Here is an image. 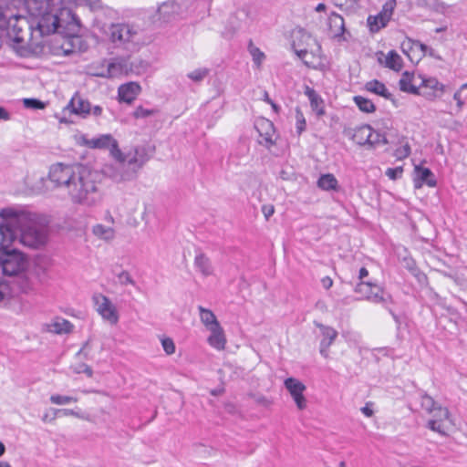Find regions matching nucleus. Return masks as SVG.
I'll use <instances>...</instances> for the list:
<instances>
[{
    "label": "nucleus",
    "mask_w": 467,
    "mask_h": 467,
    "mask_svg": "<svg viewBox=\"0 0 467 467\" xmlns=\"http://www.w3.org/2000/svg\"><path fill=\"white\" fill-rule=\"evenodd\" d=\"M48 180L54 187L63 189L74 204L92 207L101 201V174L87 166L54 164Z\"/></svg>",
    "instance_id": "obj_1"
},
{
    "label": "nucleus",
    "mask_w": 467,
    "mask_h": 467,
    "mask_svg": "<svg viewBox=\"0 0 467 467\" xmlns=\"http://www.w3.org/2000/svg\"><path fill=\"white\" fill-rule=\"evenodd\" d=\"M0 216L7 219V225H13L22 244L39 248L47 242V228L36 220L35 214L25 210L7 207L0 210Z\"/></svg>",
    "instance_id": "obj_2"
},
{
    "label": "nucleus",
    "mask_w": 467,
    "mask_h": 467,
    "mask_svg": "<svg viewBox=\"0 0 467 467\" xmlns=\"http://www.w3.org/2000/svg\"><path fill=\"white\" fill-rule=\"evenodd\" d=\"M28 13L38 19L37 28L41 35L57 32L60 26L57 15L58 7L54 0H25Z\"/></svg>",
    "instance_id": "obj_3"
},
{
    "label": "nucleus",
    "mask_w": 467,
    "mask_h": 467,
    "mask_svg": "<svg viewBox=\"0 0 467 467\" xmlns=\"http://www.w3.org/2000/svg\"><path fill=\"white\" fill-rule=\"evenodd\" d=\"M0 267L5 275L19 278L21 291L26 292L31 288L30 281L25 274L28 267V261L23 253L9 248L0 251Z\"/></svg>",
    "instance_id": "obj_4"
},
{
    "label": "nucleus",
    "mask_w": 467,
    "mask_h": 467,
    "mask_svg": "<svg viewBox=\"0 0 467 467\" xmlns=\"http://www.w3.org/2000/svg\"><path fill=\"white\" fill-rule=\"evenodd\" d=\"M292 48L304 63L309 66V62L305 60L306 56L310 53L314 57H320L321 46L319 43L304 28H296L292 31Z\"/></svg>",
    "instance_id": "obj_5"
},
{
    "label": "nucleus",
    "mask_w": 467,
    "mask_h": 467,
    "mask_svg": "<svg viewBox=\"0 0 467 467\" xmlns=\"http://www.w3.org/2000/svg\"><path fill=\"white\" fill-rule=\"evenodd\" d=\"M96 311L102 319L110 325H116L119 322V315L117 306L111 300L103 294L97 293L92 296Z\"/></svg>",
    "instance_id": "obj_6"
},
{
    "label": "nucleus",
    "mask_w": 467,
    "mask_h": 467,
    "mask_svg": "<svg viewBox=\"0 0 467 467\" xmlns=\"http://www.w3.org/2000/svg\"><path fill=\"white\" fill-rule=\"evenodd\" d=\"M430 415L431 419L427 423L428 428L446 436L449 429L453 425L449 410L439 405Z\"/></svg>",
    "instance_id": "obj_7"
},
{
    "label": "nucleus",
    "mask_w": 467,
    "mask_h": 467,
    "mask_svg": "<svg viewBox=\"0 0 467 467\" xmlns=\"http://www.w3.org/2000/svg\"><path fill=\"white\" fill-rule=\"evenodd\" d=\"M118 162L113 166L105 168V173L115 182H122L133 180L137 172L130 168L125 162V158L121 152L120 158H114Z\"/></svg>",
    "instance_id": "obj_8"
},
{
    "label": "nucleus",
    "mask_w": 467,
    "mask_h": 467,
    "mask_svg": "<svg viewBox=\"0 0 467 467\" xmlns=\"http://www.w3.org/2000/svg\"><path fill=\"white\" fill-rule=\"evenodd\" d=\"M284 386L296 403L297 410H304L307 407V400L304 395L306 385L299 379L290 377L285 379Z\"/></svg>",
    "instance_id": "obj_9"
},
{
    "label": "nucleus",
    "mask_w": 467,
    "mask_h": 467,
    "mask_svg": "<svg viewBox=\"0 0 467 467\" xmlns=\"http://www.w3.org/2000/svg\"><path fill=\"white\" fill-rule=\"evenodd\" d=\"M83 143L91 149H109L113 158H120L121 151L118 147V141L110 134H103L94 139L83 138Z\"/></svg>",
    "instance_id": "obj_10"
},
{
    "label": "nucleus",
    "mask_w": 467,
    "mask_h": 467,
    "mask_svg": "<svg viewBox=\"0 0 467 467\" xmlns=\"http://www.w3.org/2000/svg\"><path fill=\"white\" fill-rule=\"evenodd\" d=\"M254 126L261 137L260 144L270 148L275 143V130L273 122L266 119H260L255 122Z\"/></svg>",
    "instance_id": "obj_11"
},
{
    "label": "nucleus",
    "mask_w": 467,
    "mask_h": 467,
    "mask_svg": "<svg viewBox=\"0 0 467 467\" xmlns=\"http://www.w3.org/2000/svg\"><path fill=\"white\" fill-rule=\"evenodd\" d=\"M109 34L111 42L122 45L130 42L136 35V32L129 25L117 24L111 25Z\"/></svg>",
    "instance_id": "obj_12"
},
{
    "label": "nucleus",
    "mask_w": 467,
    "mask_h": 467,
    "mask_svg": "<svg viewBox=\"0 0 467 467\" xmlns=\"http://www.w3.org/2000/svg\"><path fill=\"white\" fill-rule=\"evenodd\" d=\"M90 103L84 99L78 93H76L67 105L64 108V112L69 111L70 113L86 118L90 114Z\"/></svg>",
    "instance_id": "obj_13"
},
{
    "label": "nucleus",
    "mask_w": 467,
    "mask_h": 467,
    "mask_svg": "<svg viewBox=\"0 0 467 467\" xmlns=\"http://www.w3.org/2000/svg\"><path fill=\"white\" fill-rule=\"evenodd\" d=\"M181 12V6L174 0H167L161 3L157 10L158 19L168 23L174 20Z\"/></svg>",
    "instance_id": "obj_14"
},
{
    "label": "nucleus",
    "mask_w": 467,
    "mask_h": 467,
    "mask_svg": "<svg viewBox=\"0 0 467 467\" xmlns=\"http://www.w3.org/2000/svg\"><path fill=\"white\" fill-rule=\"evenodd\" d=\"M316 326L320 329L322 339L320 341V354L324 358L328 357V348L333 344L337 337V332L331 327L325 326L321 323H315Z\"/></svg>",
    "instance_id": "obj_15"
},
{
    "label": "nucleus",
    "mask_w": 467,
    "mask_h": 467,
    "mask_svg": "<svg viewBox=\"0 0 467 467\" xmlns=\"http://www.w3.org/2000/svg\"><path fill=\"white\" fill-rule=\"evenodd\" d=\"M2 222L0 223V251L10 248L12 244L16 241L17 234L13 225H7V219L5 216H0Z\"/></svg>",
    "instance_id": "obj_16"
},
{
    "label": "nucleus",
    "mask_w": 467,
    "mask_h": 467,
    "mask_svg": "<svg viewBox=\"0 0 467 467\" xmlns=\"http://www.w3.org/2000/svg\"><path fill=\"white\" fill-rule=\"evenodd\" d=\"M27 26L24 16H12L7 21L8 34L13 35L14 40L17 43L24 41L23 29Z\"/></svg>",
    "instance_id": "obj_17"
},
{
    "label": "nucleus",
    "mask_w": 467,
    "mask_h": 467,
    "mask_svg": "<svg viewBox=\"0 0 467 467\" xmlns=\"http://www.w3.org/2000/svg\"><path fill=\"white\" fill-rule=\"evenodd\" d=\"M207 330L210 332V336L207 338L208 344L217 350H223L227 340L222 326L218 325L213 327H212Z\"/></svg>",
    "instance_id": "obj_18"
},
{
    "label": "nucleus",
    "mask_w": 467,
    "mask_h": 467,
    "mask_svg": "<svg viewBox=\"0 0 467 467\" xmlns=\"http://www.w3.org/2000/svg\"><path fill=\"white\" fill-rule=\"evenodd\" d=\"M414 186L415 188H420L424 183L430 187L436 185V180L434 175L429 168H423L420 166H415L414 169Z\"/></svg>",
    "instance_id": "obj_19"
},
{
    "label": "nucleus",
    "mask_w": 467,
    "mask_h": 467,
    "mask_svg": "<svg viewBox=\"0 0 467 467\" xmlns=\"http://www.w3.org/2000/svg\"><path fill=\"white\" fill-rule=\"evenodd\" d=\"M378 61L379 64L394 71H400L403 66L401 57L394 50L389 51L386 56H384L383 52H379L378 54Z\"/></svg>",
    "instance_id": "obj_20"
},
{
    "label": "nucleus",
    "mask_w": 467,
    "mask_h": 467,
    "mask_svg": "<svg viewBox=\"0 0 467 467\" xmlns=\"http://www.w3.org/2000/svg\"><path fill=\"white\" fill-rule=\"evenodd\" d=\"M421 84L423 88H429L431 90L428 93H424L430 99L441 98L445 92V86L435 78H423Z\"/></svg>",
    "instance_id": "obj_21"
},
{
    "label": "nucleus",
    "mask_w": 467,
    "mask_h": 467,
    "mask_svg": "<svg viewBox=\"0 0 467 467\" xmlns=\"http://www.w3.org/2000/svg\"><path fill=\"white\" fill-rule=\"evenodd\" d=\"M140 92V87L135 82L123 84L119 88L118 94L120 101L131 103Z\"/></svg>",
    "instance_id": "obj_22"
},
{
    "label": "nucleus",
    "mask_w": 467,
    "mask_h": 467,
    "mask_svg": "<svg viewBox=\"0 0 467 467\" xmlns=\"http://www.w3.org/2000/svg\"><path fill=\"white\" fill-rule=\"evenodd\" d=\"M328 29L333 38L340 39L345 32L344 18L335 12L331 13L328 17Z\"/></svg>",
    "instance_id": "obj_23"
},
{
    "label": "nucleus",
    "mask_w": 467,
    "mask_h": 467,
    "mask_svg": "<svg viewBox=\"0 0 467 467\" xmlns=\"http://www.w3.org/2000/svg\"><path fill=\"white\" fill-rule=\"evenodd\" d=\"M194 267L203 276L213 275L214 269L210 258L203 253H198L194 257Z\"/></svg>",
    "instance_id": "obj_24"
},
{
    "label": "nucleus",
    "mask_w": 467,
    "mask_h": 467,
    "mask_svg": "<svg viewBox=\"0 0 467 467\" xmlns=\"http://www.w3.org/2000/svg\"><path fill=\"white\" fill-rule=\"evenodd\" d=\"M371 137H373L372 128L369 125H362L353 130L351 139L358 145L368 146Z\"/></svg>",
    "instance_id": "obj_25"
},
{
    "label": "nucleus",
    "mask_w": 467,
    "mask_h": 467,
    "mask_svg": "<svg viewBox=\"0 0 467 467\" xmlns=\"http://www.w3.org/2000/svg\"><path fill=\"white\" fill-rule=\"evenodd\" d=\"M74 326L67 319L56 318L47 325V330L50 333L61 335L67 334L73 330Z\"/></svg>",
    "instance_id": "obj_26"
},
{
    "label": "nucleus",
    "mask_w": 467,
    "mask_h": 467,
    "mask_svg": "<svg viewBox=\"0 0 467 467\" xmlns=\"http://www.w3.org/2000/svg\"><path fill=\"white\" fill-rule=\"evenodd\" d=\"M374 284L371 282H359L355 288V292L361 295V297L374 303H380L381 297H379L377 294H369L370 290L373 289Z\"/></svg>",
    "instance_id": "obj_27"
},
{
    "label": "nucleus",
    "mask_w": 467,
    "mask_h": 467,
    "mask_svg": "<svg viewBox=\"0 0 467 467\" xmlns=\"http://www.w3.org/2000/svg\"><path fill=\"white\" fill-rule=\"evenodd\" d=\"M305 93L309 99L311 108L314 111H316L317 115H324V102L323 99L319 97V95L313 88H310L308 87L306 88Z\"/></svg>",
    "instance_id": "obj_28"
},
{
    "label": "nucleus",
    "mask_w": 467,
    "mask_h": 467,
    "mask_svg": "<svg viewBox=\"0 0 467 467\" xmlns=\"http://www.w3.org/2000/svg\"><path fill=\"white\" fill-rule=\"evenodd\" d=\"M317 186L323 191H337L338 182L332 173L323 174L317 181Z\"/></svg>",
    "instance_id": "obj_29"
},
{
    "label": "nucleus",
    "mask_w": 467,
    "mask_h": 467,
    "mask_svg": "<svg viewBox=\"0 0 467 467\" xmlns=\"http://www.w3.org/2000/svg\"><path fill=\"white\" fill-rule=\"evenodd\" d=\"M366 89L369 92L381 96L387 99H391V93L388 90V88L382 82L377 79L367 82Z\"/></svg>",
    "instance_id": "obj_30"
},
{
    "label": "nucleus",
    "mask_w": 467,
    "mask_h": 467,
    "mask_svg": "<svg viewBox=\"0 0 467 467\" xmlns=\"http://www.w3.org/2000/svg\"><path fill=\"white\" fill-rule=\"evenodd\" d=\"M198 310L200 312V319L207 329L211 328L212 327H213L220 325L216 316L212 310L204 308L201 306L198 307Z\"/></svg>",
    "instance_id": "obj_31"
},
{
    "label": "nucleus",
    "mask_w": 467,
    "mask_h": 467,
    "mask_svg": "<svg viewBox=\"0 0 467 467\" xmlns=\"http://www.w3.org/2000/svg\"><path fill=\"white\" fill-rule=\"evenodd\" d=\"M93 234L99 239L111 241L115 237V230L112 227L98 223L92 228Z\"/></svg>",
    "instance_id": "obj_32"
},
{
    "label": "nucleus",
    "mask_w": 467,
    "mask_h": 467,
    "mask_svg": "<svg viewBox=\"0 0 467 467\" xmlns=\"http://www.w3.org/2000/svg\"><path fill=\"white\" fill-rule=\"evenodd\" d=\"M413 80V75L409 73L408 71H405L401 78L400 79L399 85L401 91L411 93V94H418L419 93V88L415 87L412 84Z\"/></svg>",
    "instance_id": "obj_33"
},
{
    "label": "nucleus",
    "mask_w": 467,
    "mask_h": 467,
    "mask_svg": "<svg viewBox=\"0 0 467 467\" xmlns=\"http://www.w3.org/2000/svg\"><path fill=\"white\" fill-rule=\"evenodd\" d=\"M388 20H383V16L379 13L377 16H369L367 19L368 26L372 33L379 32L381 28L385 27Z\"/></svg>",
    "instance_id": "obj_34"
},
{
    "label": "nucleus",
    "mask_w": 467,
    "mask_h": 467,
    "mask_svg": "<svg viewBox=\"0 0 467 467\" xmlns=\"http://www.w3.org/2000/svg\"><path fill=\"white\" fill-rule=\"evenodd\" d=\"M122 73V66L119 62H111L101 73L97 74L102 78H115Z\"/></svg>",
    "instance_id": "obj_35"
},
{
    "label": "nucleus",
    "mask_w": 467,
    "mask_h": 467,
    "mask_svg": "<svg viewBox=\"0 0 467 467\" xmlns=\"http://www.w3.org/2000/svg\"><path fill=\"white\" fill-rule=\"evenodd\" d=\"M248 51L253 57L254 64L257 68L261 67L263 61L265 58V55L257 47H255L252 41L248 44Z\"/></svg>",
    "instance_id": "obj_36"
},
{
    "label": "nucleus",
    "mask_w": 467,
    "mask_h": 467,
    "mask_svg": "<svg viewBox=\"0 0 467 467\" xmlns=\"http://www.w3.org/2000/svg\"><path fill=\"white\" fill-rule=\"evenodd\" d=\"M354 101L356 105L358 107V109L363 112L371 113L376 109V107L373 104V102L370 99H366L364 97L356 96L354 98Z\"/></svg>",
    "instance_id": "obj_37"
},
{
    "label": "nucleus",
    "mask_w": 467,
    "mask_h": 467,
    "mask_svg": "<svg viewBox=\"0 0 467 467\" xmlns=\"http://www.w3.org/2000/svg\"><path fill=\"white\" fill-rule=\"evenodd\" d=\"M420 407L428 413L432 414V411L439 406L436 401L427 394H421L420 397Z\"/></svg>",
    "instance_id": "obj_38"
},
{
    "label": "nucleus",
    "mask_w": 467,
    "mask_h": 467,
    "mask_svg": "<svg viewBox=\"0 0 467 467\" xmlns=\"http://www.w3.org/2000/svg\"><path fill=\"white\" fill-rule=\"evenodd\" d=\"M50 401L56 405H67L78 401V398L73 396H66L60 394H53L50 396Z\"/></svg>",
    "instance_id": "obj_39"
},
{
    "label": "nucleus",
    "mask_w": 467,
    "mask_h": 467,
    "mask_svg": "<svg viewBox=\"0 0 467 467\" xmlns=\"http://www.w3.org/2000/svg\"><path fill=\"white\" fill-rule=\"evenodd\" d=\"M125 158V162L127 165L131 168L132 170H135L136 172L141 168L142 162H140L137 158V151L134 153H127L123 154Z\"/></svg>",
    "instance_id": "obj_40"
},
{
    "label": "nucleus",
    "mask_w": 467,
    "mask_h": 467,
    "mask_svg": "<svg viewBox=\"0 0 467 467\" xmlns=\"http://www.w3.org/2000/svg\"><path fill=\"white\" fill-rule=\"evenodd\" d=\"M396 6V0H388L382 6V10L379 12L381 16H383V20H390L393 11Z\"/></svg>",
    "instance_id": "obj_41"
},
{
    "label": "nucleus",
    "mask_w": 467,
    "mask_h": 467,
    "mask_svg": "<svg viewBox=\"0 0 467 467\" xmlns=\"http://www.w3.org/2000/svg\"><path fill=\"white\" fill-rule=\"evenodd\" d=\"M209 70L207 68H197L190 73L187 74V77L194 81V82H201L202 81L206 76L208 75Z\"/></svg>",
    "instance_id": "obj_42"
},
{
    "label": "nucleus",
    "mask_w": 467,
    "mask_h": 467,
    "mask_svg": "<svg viewBox=\"0 0 467 467\" xmlns=\"http://www.w3.org/2000/svg\"><path fill=\"white\" fill-rule=\"evenodd\" d=\"M371 142H368L369 147H376L379 145H385L388 143L386 136L373 130V137H371Z\"/></svg>",
    "instance_id": "obj_43"
},
{
    "label": "nucleus",
    "mask_w": 467,
    "mask_h": 467,
    "mask_svg": "<svg viewBox=\"0 0 467 467\" xmlns=\"http://www.w3.org/2000/svg\"><path fill=\"white\" fill-rule=\"evenodd\" d=\"M410 147L409 143H405L395 150L394 156L398 160H402V159L407 158L410 155Z\"/></svg>",
    "instance_id": "obj_44"
},
{
    "label": "nucleus",
    "mask_w": 467,
    "mask_h": 467,
    "mask_svg": "<svg viewBox=\"0 0 467 467\" xmlns=\"http://www.w3.org/2000/svg\"><path fill=\"white\" fill-rule=\"evenodd\" d=\"M296 130L298 134H301L306 130V119L299 109H296Z\"/></svg>",
    "instance_id": "obj_45"
},
{
    "label": "nucleus",
    "mask_w": 467,
    "mask_h": 467,
    "mask_svg": "<svg viewBox=\"0 0 467 467\" xmlns=\"http://www.w3.org/2000/svg\"><path fill=\"white\" fill-rule=\"evenodd\" d=\"M155 113H156V110H154V109H144L143 107L140 106L134 110L133 117L135 119L148 118L150 116L154 115Z\"/></svg>",
    "instance_id": "obj_46"
},
{
    "label": "nucleus",
    "mask_w": 467,
    "mask_h": 467,
    "mask_svg": "<svg viewBox=\"0 0 467 467\" xmlns=\"http://www.w3.org/2000/svg\"><path fill=\"white\" fill-rule=\"evenodd\" d=\"M24 105L26 108L35 109H45L46 104L41 100L36 99H25Z\"/></svg>",
    "instance_id": "obj_47"
},
{
    "label": "nucleus",
    "mask_w": 467,
    "mask_h": 467,
    "mask_svg": "<svg viewBox=\"0 0 467 467\" xmlns=\"http://www.w3.org/2000/svg\"><path fill=\"white\" fill-rule=\"evenodd\" d=\"M72 368H73V371L77 374L85 373L89 378L92 377V375H93L92 368L85 363L78 364V365L72 367Z\"/></svg>",
    "instance_id": "obj_48"
},
{
    "label": "nucleus",
    "mask_w": 467,
    "mask_h": 467,
    "mask_svg": "<svg viewBox=\"0 0 467 467\" xmlns=\"http://www.w3.org/2000/svg\"><path fill=\"white\" fill-rule=\"evenodd\" d=\"M161 345L167 355H171L175 352V345L171 338L165 337L161 339Z\"/></svg>",
    "instance_id": "obj_49"
},
{
    "label": "nucleus",
    "mask_w": 467,
    "mask_h": 467,
    "mask_svg": "<svg viewBox=\"0 0 467 467\" xmlns=\"http://www.w3.org/2000/svg\"><path fill=\"white\" fill-rule=\"evenodd\" d=\"M118 279H119V282L120 283V285H135V281L133 280V278L131 277L130 273L127 271H122L121 273H119L118 275Z\"/></svg>",
    "instance_id": "obj_50"
},
{
    "label": "nucleus",
    "mask_w": 467,
    "mask_h": 467,
    "mask_svg": "<svg viewBox=\"0 0 467 467\" xmlns=\"http://www.w3.org/2000/svg\"><path fill=\"white\" fill-rule=\"evenodd\" d=\"M403 173V168L401 166L396 167V168H389L386 171V175L390 180H397L402 176Z\"/></svg>",
    "instance_id": "obj_51"
},
{
    "label": "nucleus",
    "mask_w": 467,
    "mask_h": 467,
    "mask_svg": "<svg viewBox=\"0 0 467 467\" xmlns=\"http://www.w3.org/2000/svg\"><path fill=\"white\" fill-rule=\"evenodd\" d=\"M369 294H371V296H373V294H377L379 297H381L380 303L385 302L388 298H389V295L385 293L383 288L376 284H374L373 289L370 290Z\"/></svg>",
    "instance_id": "obj_52"
},
{
    "label": "nucleus",
    "mask_w": 467,
    "mask_h": 467,
    "mask_svg": "<svg viewBox=\"0 0 467 467\" xmlns=\"http://www.w3.org/2000/svg\"><path fill=\"white\" fill-rule=\"evenodd\" d=\"M408 268L415 276H417L420 281L426 279V276L420 273L419 270L415 267V263L413 261L408 263Z\"/></svg>",
    "instance_id": "obj_53"
},
{
    "label": "nucleus",
    "mask_w": 467,
    "mask_h": 467,
    "mask_svg": "<svg viewBox=\"0 0 467 467\" xmlns=\"http://www.w3.org/2000/svg\"><path fill=\"white\" fill-rule=\"evenodd\" d=\"M262 213L265 218V220H269V218L274 214L275 213V207L273 204H264L262 206Z\"/></svg>",
    "instance_id": "obj_54"
},
{
    "label": "nucleus",
    "mask_w": 467,
    "mask_h": 467,
    "mask_svg": "<svg viewBox=\"0 0 467 467\" xmlns=\"http://www.w3.org/2000/svg\"><path fill=\"white\" fill-rule=\"evenodd\" d=\"M255 402L261 406H264L265 408H268L270 407L272 404H273V400L261 395V396H257L255 398Z\"/></svg>",
    "instance_id": "obj_55"
},
{
    "label": "nucleus",
    "mask_w": 467,
    "mask_h": 467,
    "mask_svg": "<svg viewBox=\"0 0 467 467\" xmlns=\"http://www.w3.org/2000/svg\"><path fill=\"white\" fill-rule=\"evenodd\" d=\"M52 411V415H50L49 411H47L43 417H42V420L44 422H47V421H53L56 420L57 418V414L60 411L59 410L57 409H52L50 410Z\"/></svg>",
    "instance_id": "obj_56"
},
{
    "label": "nucleus",
    "mask_w": 467,
    "mask_h": 467,
    "mask_svg": "<svg viewBox=\"0 0 467 467\" xmlns=\"http://www.w3.org/2000/svg\"><path fill=\"white\" fill-rule=\"evenodd\" d=\"M454 100L457 102L458 109L461 110L464 105V99L462 97L461 89H458L453 95Z\"/></svg>",
    "instance_id": "obj_57"
},
{
    "label": "nucleus",
    "mask_w": 467,
    "mask_h": 467,
    "mask_svg": "<svg viewBox=\"0 0 467 467\" xmlns=\"http://www.w3.org/2000/svg\"><path fill=\"white\" fill-rule=\"evenodd\" d=\"M9 295L8 285L0 281V302L4 300Z\"/></svg>",
    "instance_id": "obj_58"
},
{
    "label": "nucleus",
    "mask_w": 467,
    "mask_h": 467,
    "mask_svg": "<svg viewBox=\"0 0 467 467\" xmlns=\"http://www.w3.org/2000/svg\"><path fill=\"white\" fill-rule=\"evenodd\" d=\"M372 403L371 402H368L366 403V405L364 407L361 408V412L366 416V417H372L373 414H374V411L372 410Z\"/></svg>",
    "instance_id": "obj_59"
},
{
    "label": "nucleus",
    "mask_w": 467,
    "mask_h": 467,
    "mask_svg": "<svg viewBox=\"0 0 467 467\" xmlns=\"http://www.w3.org/2000/svg\"><path fill=\"white\" fill-rule=\"evenodd\" d=\"M321 284L325 289H329L333 285V280L329 276L321 279Z\"/></svg>",
    "instance_id": "obj_60"
},
{
    "label": "nucleus",
    "mask_w": 467,
    "mask_h": 467,
    "mask_svg": "<svg viewBox=\"0 0 467 467\" xmlns=\"http://www.w3.org/2000/svg\"><path fill=\"white\" fill-rule=\"evenodd\" d=\"M10 114L9 112L3 107L0 106V120H9Z\"/></svg>",
    "instance_id": "obj_61"
},
{
    "label": "nucleus",
    "mask_w": 467,
    "mask_h": 467,
    "mask_svg": "<svg viewBox=\"0 0 467 467\" xmlns=\"http://www.w3.org/2000/svg\"><path fill=\"white\" fill-rule=\"evenodd\" d=\"M89 346V341H86L82 348L79 349V351L77 353V356H84V358H87L88 357V352L86 351V349L88 348Z\"/></svg>",
    "instance_id": "obj_62"
},
{
    "label": "nucleus",
    "mask_w": 467,
    "mask_h": 467,
    "mask_svg": "<svg viewBox=\"0 0 467 467\" xmlns=\"http://www.w3.org/2000/svg\"><path fill=\"white\" fill-rule=\"evenodd\" d=\"M130 208L129 210V213H132L137 210V207L139 205V201L135 198H132L130 200Z\"/></svg>",
    "instance_id": "obj_63"
},
{
    "label": "nucleus",
    "mask_w": 467,
    "mask_h": 467,
    "mask_svg": "<svg viewBox=\"0 0 467 467\" xmlns=\"http://www.w3.org/2000/svg\"><path fill=\"white\" fill-rule=\"evenodd\" d=\"M90 113L94 116H100L102 113V108L100 106H95L91 108Z\"/></svg>",
    "instance_id": "obj_64"
}]
</instances>
